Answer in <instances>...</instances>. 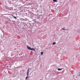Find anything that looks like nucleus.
I'll list each match as a JSON object with an SVG mask.
<instances>
[{"label":"nucleus","mask_w":80,"mask_h":80,"mask_svg":"<svg viewBox=\"0 0 80 80\" xmlns=\"http://www.w3.org/2000/svg\"><path fill=\"white\" fill-rule=\"evenodd\" d=\"M27 48L28 50H33V51H35V49L33 48H31V47H29L28 46H27Z\"/></svg>","instance_id":"nucleus-1"},{"label":"nucleus","mask_w":80,"mask_h":80,"mask_svg":"<svg viewBox=\"0 0 80 80\" xmlns=\"http://www.w3.org/2000/svg\"><path fill=\"white\" fill-rule=\"evenodd\" d=\"M29 69H30V68H28L27 70V76H28V74H29Z\"/></svg>","instance_id":"nucleus-2"},{"label":"nucleus","mask_w":80,"mask_h":80,"mask_svg":"<svg viewBox=\"0 0 80 80\" xmlns=\"http://www.w3.org/2000/svg\"><path fill=\"white\" fill-rule=\"evenodd\" d=\"M12 17H13V18H15V19H17V17H16L13 16H12Z\"/></svg>","instance_id":"nucleus-3"},{"label":"nucleus","mask_w":80,"mask_h":80,"mask_svg":"<svg viewBox=\"0 0 80 80\" xmlns=\"http://www.w3.org/2000/svg\"><path fill=\"white\" fill-rule=\"evenodd\" d=\"M55 44H56V43L55 42H54L52 43L53 45H54Z\"/></svg>","instance_id":"nucleus-4"},{"label":"nucleus","mask_w":80,"mask_h":80,"mask_svg":"<svg viewBox=\"0 0 80 80\" xmlns=\"http://www.w3.org/2000/svg\"><path fill=\"white\" fill-rule=\"evenodd\" d=\"M53 1L54 2H57V0H53Z\"/></svg>","instance_id":"nucleus-5"},{"label":"nucleus","mask_w":80,"mask_h":80,"mask_svg":"<svg viewBox=\"0 0 80 80\" xmlns=\"http://www.w3.org/2000/svg\"><path fill=\"white\" fill-rule=\"evenodd\" d=\"M58 71L62 70V69H61V68H58Z\"/></svg>","instance_id":"nucleus-6"},{"label":"nucleus","mask_w":80,"mask_h":80,"mask_svg":"<svg viewBox=\"0 0 80 80\" xmlns=\"http://www.w3.org/2000/svg\"><path fill=\"white\" fill-rule=\"evenodd\" d=\"M41 54L42 55H43V52H41Z\"/></svg>","instance_id":"nucleus-7"},{"label":"nucleus","mask_w":80,"mask_h":80,"mask_svg":"<svg viewBox=\"0 0 80 80\" xmlns=\"http://www.w3.org/2000/svg\"><path fill=\"white\" fill-rule=\"evenodd\" d=\"M27 78H28V77H26L25 78L26 80H27Z\"/></svg>","instance_id":"nucleus-8"},{"label":"nucleus","mask_w":80,"mask_h":80,"mask_svg":"<svg viewBox=\"0 0 80 80\" xmlns=\"http://www.w3.org/2000/svg\"><path fill=\"white\" fill-rule=\"evenodd\" d=\"M62 29H63V30H65V28H62Z\"/></svg>","instance_id":"nucleus-9"},{"label":"nucleus","mask_w":80,"mask_h":80,"mask_svg":"<svg viewBox=\"0 0 80 80\" xmlns=\"http://www.w3.org/2000/svg\"><path fill=\"white\" fill-rule=\"evenodd\" d=\"M7 67H8V66H7Z\"/></svg>","instance_id":"nucleus-10"}]
</instances>
